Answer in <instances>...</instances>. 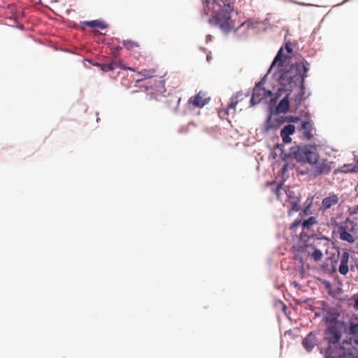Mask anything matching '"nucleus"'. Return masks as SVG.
<instances>
[{
	"instance_id": "72a5a7b5",
	"label": "nucleus",
	"mask_w": 358,
	"mask_h": 358,
	"mask_svg": "<svg viewBox=\"0 0 358 358\" xmlns=\"http://www.w3.org/2000/svg\"><path fill=\"white\" fill-rule=\"evenodd\" d=\"M176 99H177V106H178L179 102L180 101V98H176Z\"/></svg>"
},
{
	"instance_id": "c756f323",
	"label": "nucleus",
	"mask_w": 358,
	"mask_h": 358,
	"mask_svg": "<svg viewBox=\"0 0 358 358\" xmlns=\"http://www.w3.org/2000/svg\"><path fill=\"white\" fill-rule=\"evenodd\" d=\"M309 207H306L303 210V213L304 215H307L309 213Z\"/></svg>"
},
{
	"instance_id": "1a4fd4ad",
	"label": "nucleus",
	"mask_w": 358,
	"mask_h": 358,
	"mask_svg": "<svg viewBox=\"0 0 358 358\" xmlns=\"http://www.w3.org/2000/svg\"><path fill=\"white\" fill-rule=\"evenodd\" d=\"M285 192L287 197V202L291 206L287 211L288 215L290 216L293 213L298 212L300 210V199L299 196L289 188H287Z\"/></svg>"
},
{
	"instance_id": "9b49d317",
	"label": "nucleus",
	"mask_w": 358,
	"mask_h": 358,
	"mask_svg": "<svg viewBox=\"0 0 358 358\" xmlns=\"http://www.w3.org/2000/svg\"><path fill=\"white\" fill-rule=\"evenodd\" d=\"M271 95V92L266 90L264 88L261 87L260 83L255 85L253 89V93L250 99V103L252 106L260 102L265 97H268Z\"/></svg>"
},
{
	"instance_id": "ddd939ff",
	"label": "nucleus",
	"mask_w": 358,
	"mask_h": 358,
	"mask_svg": "<svg viewBox=\"0 0 358 358\" xmlns=\"http://www.w3.org/2000/svg\"><path fill=\"white\" fill-rule=\"evenodd\" d=\"M302 345L308 352H311L318 345L316 334L314 332L309 333L303 340Z\"/></svg>"
},
{
	"instance_id": "9d476101",
	"label": "nucleus",
	"mask_w": 358,
	"mask_h": 358,
	"mask_svg": "<svg viewBox=\"0 0 358 358\" xmlns=\"http://www.w3.org/2000/svg\"><path fill=\"white\" fill-rule=\"evenodd\" d=\"M210 99V98L207 96L206 92L200 91L197 94L189 99L188 105L193 108H202L209 102Z\"/></svg>"
},
{
	"instance_id": "39448f33",
	"label": "nucleus",
	"mask_w": 358,
	"mask_h": 358,
	"mask_svg": "<svg viewBox=\"0 0 358 358\" xmlns=\"http://www.w3.org/2000/svg\"><path fill=\"white\" fill-rule=\"evenodd\" d=\"M317 219L315 217H310L308 219L301 222V220H296L294 222L290 225L289 229L292 231V233H296V229L299 227H301L302 231L300 233V242H303L306 237H308L307 234L308 231L315 224H317Z\"/></svg>"
},
{
	"instance_id": "7ed1b4c3",
	"label": "nucleus",
	"mask_w": 358,
	"mask_h": 358,
	"mask_svg": "<svg viewBox=\"0 0 358 358\" xmlns=\"http://www.w3.org/2000/svg\"><path fill=\"white\" fill-rule=\"evenodd\" d=\"M308 64L307 62H296L289 66V69H284L282 67L280 70V75L278 78L279 83L287 88V90H292L299 84L303 86L304 79L307 77L308 71Z\"/></svg>"
},
{
	"instance_id": "473e14b6",
	"label": "nucleus",
	"mask_w": 358,
	"mask_h": 358,
	"mask_svg": "<svg viewBox=\"0 0 358 358\" xmlns=\"http://www.w3.org/2000/svg\"><path fill=\"white\" fill-rule=\"evenodd\" d=\"M121 49H122V47H120V46H117V47L115 48V50H116L117 51H119V50H121Z\"/></svg>"
},
{
	"instance_id": "f8f14e48",
	"label": "nucleus",
	"mask_w": 358,
	"mask_h": 358,
	"mask_svg": "<svg viewBox=\"0 0 358 358\" xmlns=\"http://www.w3.org/2000/svg\"><path fill=\"white\" fill-rule=\"evenodd\" d=\"M299 248L301 251H306L310 255L311 258L315 261L319 262L322 259L323 254L319 249L315 248L311 244H308L306 241L300 243Z\"/></svg>"
},
{
	"instance_id": "6ab92c4d",
	"label": "nucleus",
	"mask_w": 358,
	"mask_h": 358,
	"mask_svg": "<svg viewBox=\"0 0 358 358\" xmlns=\"http://www.w3.org/2000/svg\"><path fill=\"white\" fill-rule=\"evenodd\" d=\"M345 332L349 335L358 337V323H355L350 320L348 322V327L345 328Z\"/></svg>"
},
{
	"instance_id": "412c9836",
	"label": "nucleus",
	"mask_w": 358,
	"mask_h": 358,
	"mask_svg": "<svg viewBox=\"0 0 358 358\" xmlns=\"http://www.w3.org/2000/svg\"><path fill=\"white\" fill-rule=\"evenodd\" d=\"M302 129L304 130L303 134L308 139H311L313 134V125L309 122H305L302 124Z\"/></svg>"
},
{
	"instance_id": "bb28decb",
	"label": "nucleus",
	"mask_w": 358,
	"mask_h": 358,
	"mask_svg": "<svg viewBox=\"0 0 358 358\" xmlns=\"http://www.w3.org/2000/svg\"><path fill=\"white\" fill-rule=\"evenodd\" d=\"M118 63H119L118 66L120 69H123V70H129V71H131L133 72H136V69L134 68L125 66L122 63V62H119Z\"/></svg>"
},
{
	"instance_id": "4468645a",
	"label": "nucleus",
	"mask_w": 358,
	"mask_h": 358,
	"mask_svg": "<svg viewBox=\"0 0 358 358\" xmlns=\"http://www.w3.org/2000/svg\"><path fill=\"white\" fill-rule=\"evenodd\" d=\"M339 198L337 194H330L329 196L322 199L320 209L325 211L338 203Z\"/></svg>"
},
{
	"instance_id": "2eb2a0df",
	"label": "nucleus",
	"mask_w": 358,
	"mask_h": 358,
	"mask_svg": "<svg viewBox=\"0 0 358 358\" xmlns=\"http://www.w3.org/2000/svg\"><path fill=\"white\" fill-rule=\"evenodd\" d=\"M295 131V126L293 124H287L280 131V136L285 143H289L292 141L290 135Z\"/></svg>"
},
{
	"instance_id": "c85d7f7f",
	"label": "nucleus",
	"mask_w": 358,
	"mask_h": 358,
	"mask_svg": "<svg viewBox=\"0 0 358 358\" xmlns=\"http://www.w3.org/2000/svg\"><path fill=\"white\" fill-rule=\"evenodd\" d=\"M282 189V185H278L277 188H276V190H275V194H276V196L278 199H280V191Z\"/></svg>"
},
{
	"instance_id": "f704fd0d",
	"label": "nucleus",
	"mask_w": 358,
	"mask_h": 358,
	"mask_svg": "<svg viewBox=\"0 0 358 358\" xmlns=\"http://www.w3.org/2000/svg\"><path fill=\"white\" fill-rule=\"evenodd\" d=\"M207 38H208V40H210V39H211V36H210V35H208V36H207Z\"/></svg>"
},
{
	"instance_id": "dca6fc26",
	"label": "nucleus",
	"mask_w": 358,
	"mask_h": 358,
	"mask_svg": "<svg viewBox=\"0 0 358 358\" xmlns=\"http://www.w3.org/2000/svg\"><path fill=\"white\" fill-rule=\"evenodd\" d=\"M350 255L348 251H344L341 256V264L339 266L338 271L341 274L346 275L349 271L348 268V261H349Z\"/></svg>"
},
{
	"instance_id": "f03ea898",
	"label": "nucleus",
	"mask_w": 358,
	"mask_h": 358,
	"mask_svg": "<svg viewBox=\"0 0 358 358\" xmlns=\"http://www.w3.org/2000/svg\"><path fill=\"white\" fill-rule=\"evenodd\" d=\"M206 2L208 8L211 9L212 15L208 22L218 25L225 32L230 31L234 27L231 16L233 6L230 0H213L212 2L206 0Z\"/></svg>"
},
{
	"instance_id": "4be33fe9",
	"label": "nucleus",
	"mask_w": 358,
	"mask_h": 358,
	"mask_svg": "<svg viewBox=\"0 0 358 358\" xmlns=\"http://www.w3.org/2000/svg\"><path fill=\"white\" fill-rule=\"evenodd\" d=\"M124 48H125L127 50H134L136 48H138L140 47L139 43L137 41L127 39L124 40L122 42Z\"/></svg>"
},
{
	"instance_id": "cd10ccee",
	"label": "nucleus",
	"mask_w": 358,
	"mask_h": 358,
	"mask_svg": "<svg viewBox=\"0 0 358 358\" xmlns=\"http://www.w3.org/2000/svg\"><path fill=\"white\" fill-rule=\"evenodd\" d=\"M119 62H122L121 60H117V59H113L110 63V64H112L111 66L113 67V70L115 68H119Z\"/></svg>"
},
{
	"instance_id": "a878e982",
	"label": "nucleus",
	"mask_w": 358,
	"mask_h": 358,
	"mask_svg": "<svg viewBox=\"0 0 358 358\" xmlns=\"http://www.w3.org/2000/svg\"><path fill=\"white\" fill-rule=\"evenodd\" d=\"M111 65L112 64H110V63H108L101 64L100 66L102 71L107 72L113 71V67Z\"/></svg>"
},
{
	"instance_id": "20e7f679",
	"label": "nucleus",
	"mask_w": 358,
	"mask_h": 358,
	"mask_svg": "<svg viewBox=\"0 0 358 358\" xmlns=\"http://www.w3.org/2000/svg\"><path fill=\"white\" fill-rule=\"evenodd\" d=\"M339 238L349 243L355 242L356 237L354 232V222L350 219H347L344 223H342L338 227Z\"/></svg>"
},
{
	"instance_id": "f3484780",
	"label": "nucleus",
	"mask_w": 358,
	"mask_h": 358,
	"mask_svg": "<svg viewBox=\"0 0 358 358\" xmlns=\"http://www.w3.org/2000/svg\"><path fill=\"white\" fill-rule=\"evenodd\" d=\"M243 100V94L241 92H237L234 95H233L230 99V103L226 108L224 113L227 115L229 114L230 110H234L236 108V105L239 101Z\"/></svg>"
},
{
	"instance_id": "a211bd4d",
	"label": "nucleus",
	"mask_w": 358,
	"mask_h": 358,
	"mask_svg": "<svg viewBox=\"0 0 358 358\" xmlns=\"http://www.w3.org/2000/svg\"><path fill=\"white\" fill-rule=\"evenodd\" d=\"M157 71L154 69H144L137 72V75L140 77L136 82H140L145 79L153 78L156 76Z\"/></svg>"
},
{
	"instance_id": "0eeeda50",
	"label": "nucleus",
	"mask_w": 358,
	"mask_h": 358,
	"mask_svg": "<svg viewBox=\"0 0 358 358\" xmlns=\"http://www.w3.org/2000/svg\"><path fill=\"white\" fill-rule=\"evenodd\" d=\"M293 153L297 161L308 162L310 166L320 159L317 152L312 151L307 148H298L296 151H294Z\"/></svg>"
},
{
	"instance_id": "b1692460",
	"label": "nucleus",
	"mask_w": 358,
	"mask_h": 358,
	"mask_svg": "<svg viewBox=\"0 0 358 358\" xmlns=\"http://www.w3.org/2000/svg\"><path fill=\"white\" fill-rule=\"evenodd\" d=\"M340 171L343 173L356 172L357 166L351 164H345L340 168Z\"/></svg>"
},
{
	"instance_id": "393cba45",
	"label": "nucleus",
	"mask_w": 358,
	"mask_h": 358,
	"mask_svg": "<svg viewBox=\"0 0 358 358\" xmlns=\"http://www.w3.org/2000/svg\"><path fill=\"white\" fill-rule=\"evenodd\" d=\"M257 22H255L252 20H248L247 21L243 22L240 27H244L246 29H254L257 27Z\"/></svg>"
},
{
	"instance_id": "2f4dec72",
	"label": "nucleus",
	"mask_w": 358,
	"mask_h": 358,
	"mask_svg": "<svg viewBox=\"0 0 358 358\" xmlns=\"http://www.w3.org/2000/svg\"><path fill=\"white\" fill-rule=\"evenodd\" d=\"M354 342L356 345H358V337H356V338L354 340Z\"/></svg>"
},
{
	"instance_id": "5701e85b",
	"label": "nucleus",
	"mask_w": 358,
	"mask_h": 358,
	"mask_svg": "<svg viewBox=\"0 0 358 358\" xmlns=\"http://www.w3.org/2000/svg\"><path fill=\"white\" fill-rule=\"evenodd\" d=\"M84 24L90 27H98L101 29H103L107 27L105 22L96 20L92 21H85L84 22Z\"/></svg>"
},
{
	"instance_id": "423d86ee",
	"label": "nucleus",
	"mask_w": 358,
	"mask_h": 358,
	"mask_svg": "<svg viewBox=\"0 0 358 358\" xmlns=\"http://www.w3.org/2000/svg\"><path fill=\"white\" fill-rule=\"evenodd\" d=\"M332 162L327 159H319L309 169V174L313 178L329 174L332 169Z\"/></svg>"
},
{
	"instance_id": "f257e3e1",
	"label": "nucleus",
	"mask_w": 358,
	"mask_h": 358,
	"mask_svg": "<svg viewBox=\"0 0 358 358\" xmlns=\"http://www.w3.org/2000/svg\"><path fill=\"white\" fill-rule=\"evenodd\" d=\"M338 313H334L326 317V321L330 322L324 331V339L327 342V348L324 350V358H345V344H350V341H343L341 345L342 337V328L344 325L343 322L337 320Z\"/></svg>"
},
{
	"instance_id": "7c9ffc66",
	"label": "nucleus",
	"mask_w": 358,
	"mask_h": 358,
	"mask_svg": "<svg viewBox=\"0 0 358 358\" xmlns=\"http://www.w3.org/2000/svg\"><path fill=\"white\" fill-rule=\"evenodd\" d=\"M355 308L356 309H358V297L355 299Z\"/></svg>"
},
{
	"instance_id": "6e6552de",
	"label": "nucleus",
	"mask_w": 358,
	"mask_h": 358,
	"mask_svg": "<svg viewBox=\"0 0 358 358\" xmlns=\"http://www.w3.org/2000/svg\"><path fill=\"white\" fill-rule=\"evenodd\" d=\"M292 45L291 43H287L285 49L281 48L273 61L271 69L275 68L276 66L278 67H283L286 64L287 59L290 57L292 53Z\"/></svg>"
},
{
	"instance_id": "aec40b11",
	"label": "nucleus",
	"mask_w": 358,
	"mask_h": 358,
	"mask_svg": "<svg viewBox=\"0 0 358 358\" xmlns=\"http://www.w3.org/2000/svg\"><path fill=\"white\" fill-rule=\"evenodd\" d=\"M289 107V102L287 97L283 98L276 107V110L278 113H285L287 112Z\"/></svg>"
}]
</instances>
